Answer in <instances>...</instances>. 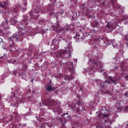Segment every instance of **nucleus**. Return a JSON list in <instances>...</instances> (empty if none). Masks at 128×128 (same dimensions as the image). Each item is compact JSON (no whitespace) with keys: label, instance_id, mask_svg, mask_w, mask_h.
Wrapping results in <instances>:
<instances>
[{"label":"nucleus","instance_id":"obj_6","mask_svg":"<svg viewBox=\"0 0 128 128\" xmlns=\"http://www.w3.org/2000/svg\"><path fill=\"white\" fill-rule=\"evenodd\" d=\"M66 66L68 68L69 72L70 73L72 76V74L74 72V62H68L66 63Z\"/></svg>","mask_w":128,"mask_h":128},{"label":"nucleus","instance_id":"obj_12","mask_svg":"<svg viewBox=\"0 0 128 128\" xmlns=\"http://www.w3.org/2000/svg\"><path fill=\"white\" fill-rule=\"evenodd\" d=\"M97 86H100V88H104V82L100 80H98Z\"/></svg>","mask_w":128,"mask_h":128},{"label":"nucleus","instance_id":"obj_48","mask_svg":"<svg viewBox=\"0 0 128 128\" xmlns=\"http://www.w3.org/2000/svg\"><path fill=\"white\" fill-rule=\"evenodd\" d=\"M100 72H102V70H100Z\"/></svg>","mask_w":128,"mask_h":128},{"label":"nucleus","instance_id":"obj_25","mask_svg":"<svg viewBox=\"0 0 128 128\" xmlns=\"http://www.w3.org/2000/svg\"><path fill=\"white\" fill-rule=\"evenodd\" d=\"M22 68L24 70H26V68H28V65L26 64H24L22 65Z\"/></svg>","mask_w":128,"mask_h":128},{"label":"nucleus","instance_id":"obj_16","mask_svg":"<svg viewBox=\"0 0 128 128\" xmlns=\"http://www.w3.org/2000/svg\"><path fill=\"white\" fill-rule=\"evenodd\" d=\"M16 20H14V18H12L10 20V22L12 26H14L16 24Z\"/></svg>","mask_w":128,"mask_h":128},{"label":"nucleus","instance_id":"obj_27","mask_svg":"<svg viewBox=\"0 0 128 128\" xmlns=\"http://www.w3.org/2000/svg\"><path fill=\"white\" fill-rule=\"evenodd\" d=\"M42 24H46V22H44V20H42L40 22V24H42Z\"/></svg>","mask_w":128,"mask_h":128},{"label":"nucleus","instance_id":"obj_45","mask_svg":"<svg viewBox=\"0 0 128 128\" xmlns=\"http://www.w3.org/2000/svg\"><path fill=\"white\" fill-rule=\"evenodd\" d=\"M128 94H124V96H126Z\"/></svg>","mask_w":128,"mask_h":128},{"label":"nucleus","instance_id":"obj_37","mask_svg":"<svg viewBox=\"0 0 128 128\" xmlns=\"http://www.w3.org/2000/svg\"><path fill=\"white\" fill-rule=\"evenodd\" d=\"M34 79H32L30 80V82H34Z\"/></svg>","mask_w":128,"mask_h":128},{"label":"nucleus","instance_id":"obj_19","mask_svg":"<svg viewBox=\"0 0 128 128\" xmlns=\"http://www.w3.org/2000/svg\"><path fill=\"white\" fill-rule=\"evenodd\" d=\"M0 6L2 8H6V2L1 3L0 4Z\"/></svg>","mask_w":128,"mask_h":128},{"label":"nucleus","instance_id":"obj_24","mask_svg":"<svg viewBox=\"0 0 128 128\" xmlns=\"http://www.w3.org/2000/svg\"><path fill=\"white\" fill-rule=\"evenodd\" d=\"M90 34H92V35L96 34V30H90Z\"/></svg>","mask_w":128,"mask_h":128},{"label":"nucleus","instance_id":"obj_33","mask_svg":"<svg viewBox=\"0 0 128 128\" xmlns=\"http://www.w3.org/2000/svg\"><path fill=\"white\" fill-rule=\"evenodd\" d=\"M0 42H2V39L0 38Z\"/></svg>","mask_w":128,"mask_h":128},{"label":"nucleus","instance_id":"obj_30","mask_svg":"<svg viewBox=\"0 0 128 128\" xmlns=\"http://www.w3.org/2000/svg\"><path fill=\"white\" fill-rule=\"evenodd\" d=\"M4 22H5V24L7 25L8 24V20L6 19H4Z\"/></svg>","mask_w":128,"mask_h":128},{"label":"nucleus","instance_id":"obj_51","mask_svg":"<svg viewBox=\"0 0 128 128\" xmlns=\"http://www.w3.org/2000/svg\"><path fill=\"white\" fill-rule=\"evenodd\" d=\"M82 110H84L82 109Z\"/></svg>","mask_w":128,"mask_h":128},{"label":"nucleus","instance_id":"obj_18","mask_svg":"<svg viewBox=\"0 0 128 128\" xmlns=\"http://www.w3.org/2000/svg\"><path fill=\"white\" fill-rule=\"evenodd\" d=\"M18 74L20 76H22V78H26L28 75L24 72H19Z\"/></svg>","mask_w":128,"mask_h":128},{"label":"nucleus","instance_id":"obj_42","mask_svg":"<svg viewBox=\"0 0 128 128\" xmlns=\"http://www.w3.org/2000/svg\"><path fill=\"white\" fill-rule=\"evenodd\" d=\"M54 94H58V91H57V90L56 91V92H54Z\"/></svg>","mask_w":128,"mask_h":128},{"label":"nucleus","instance_id":"obj_49","mask_svg":"<svg viewBox=\"0 0 128 128\" xmlns=\"http://www.w3.org/2000/svg\"><path fill=\"white\" fill-rule=\"evenodd\" d=\"M4 56H6V54H4Z\"/></svg>","mask_w":128,"mask_h":128},{"label":"nucleus","instance_id":"obj_20","mask_svg":"<svg viewBox=\"0 0 128 128\" xmlns=\"http://www.w3.org/2000/svg\"><path fill=\"white\" fill-rule=\"evenodd\" d=\"M106 28H114L112 27V24L108 22V23Z\"/></svg>","mask_w":128,"mask_h":128},{"label":"nucleus","instance_id":"obj_32","mask_svg":"<svg viewBox=\"0 0 128 128\" xmlns=\"http://www.w3.org/2000/svg\"><path fill=\"white\" fill-rule=\"evenodd\" d=\"M60 38H61V40H64V37H62L61 36H60Z\"/></svg>","mask_w":128,"mask_h":128},{"label":"nucleus","instance_id":"obj_43","mask_svg":"<svg viewBox=\"0 0 128 128\" xmlns=\"http://www.w3.org/2000/svg\"><path fill=\"white\" fill-rule=\"evenodd\" d=\"M74 38L75 40H76V37L74 36Z\"/></svg>","mask_w":128,"mask_h":128},{"label":"nucleus","instance_id":"obj_47","mask_svg":"<svg viewBox=\"0 0 128 128\" xmlns=\"http://www.w3.org/2000/svg\"><path fill=\"white\" fill-rule=\"evenodd\" d=\"M14 75L16 76V73L15 72H14Z\"/></svg>","mask_w":128,"mask_h":128},{"label":"nucleus","instance_id":"obj_41","mask_svg":"<svg viewBox=\"0 0 128 128\" xmlns=\"http://www.w3.org/2000/svg\"><path fill=\"white\" fill-rule=\"evenodd\" d=\"M63 14H64V12H60V14H62V16Z\"/></svg>","mask_w":128,"mask_h":128},{"label":"nucleus","instance_id":"obj_5","mask_svg":"<svg viewBox=\"0 0 128 128\" xmlns=\"http://www.w3.org/2000/svg\"><path fill=\"white\" fill-rule=\"evenodd\" d=\"M52 2H54L52 4H48L47 6V12H48L50 16H54V4H56V0H51Z\"/></svg>","mask_w":128,"mask_h":128},{"label":"nucleus","instance_id":"obj_9","mask_svg":"<svg viewBox=\"0 0 128 128\" xmlns=\"http://www.w3.org/2000/svg\"><path fill=\"white\" fill-rule=\"evenodd\" d=\"M77 98H78L76 102V104L78 106H84V102H82V100L80 99V95L78 94L77 95Z\"/></svg>","mask_w":128,"mask_h":128},{"label":"nucleus","instance_id":"obj_10","mask_svg":"<svg viewBox=\"0 0 128 128\" xmlns=\"http://www.w3.org/2000/svg\"><path fill=\"white\" fill-rule=\"evenodd\" d=\"M46 88V90H47V92H52V90H56V87L54 89L52 88V86L50 84V85L47 86Z\"/></svg>","mask_w":128,"mask_h":128},{"label":"nucleus","instance_id":"obj_46","mask_svg":"<svg viewBox=\"0 0 128 128\" xmlns=\"http://www.w3.org/2000/svg\"><path fill=\"white\" fill-rule=\"evenodd\" d=\"M14 96H16V94H14Z\"/></svg>","mask_w":128,"mask_h":128},{"label":"nucleus","instance_id":"obj_38","mask_svg":"<svg viewBox=\"0 0 128 128\" xmlns=\"http://www.w3.org/2000/svg\"><path fill=\"white\" fill-rule=\"evenodd\" d=\"M66 51H63V52H62V54H66Z\"/></svg>","mask_w":128,"mask_h":128},{"label":"nucleus","instance_id":"obj_21","mask_svg":"<svg viewBox=\"0 0 128 128\" xmlns=\"http://www.w3.org/2000/svg\"><path fill=\"white\" fill-rule=\"evenodd\" d=\"M40 12V8H38V7H36L34 10L35 14H38Z\"/></svg>","mask_w":128,"mask_h":128},{"label":"nucleus","instance_id":"obj_1","mask_svg":"<svg viewBox=\"0 0 128 128\" xmlns=\"http://www.w3.org/2000/svg\"><path fill=\"white\" fill-rule=\"evenodd\" d=\"M97 118L101 120L100 124H102L101 126H97V128H104V126H106V123L104 122H108L109 124H112V120L108 119V114H100L97 116Z\"/></svg>","mask_w":128,"mask_h":128},{"label":"nucleus","instance_id":"obj_40","mask_svg":"<svg viewBox=\"0 0 128 128\" xmlns=\"http://www.w3.org/2000/svg\"><path fill=\"white\" fill-rule=\"evenodd\" d=\"M67 116V118H70V116Z\"/></svg>","mask_w":128,"mask_h":128},{"label":"nucleus","instance_id":"obj_28","mask_svg":"<svg viewBox=\"0 0 128 128\" xmlns=\"http://www.w3.org/2000/svg\"><path fill=\"white\" fill-rule=\"evenodd\" d=\"M94 103L91 101L90 103V106H94Z\"/></svg>","mask_w":128,"mask_h":128},{"label":"nucleus","instance_id":"obj_22","mask_svg":"<svg viewBox=\"0 0 128 128\" xmlns=\"http://www.w3.org/2000/svg\"><path fill=\"white\" fill-rule=\"evenodd\" d=\"M110 84H116V82L114 79H110L109 80Z\"/></svg>","mask_w":128,"mask_h":128},{"label":"nucleus","instance_id":"obj_34","mask_svg":"<svg viewBox=\"0 0 128 128\" xmlns=\"http://www.w3.org/2000/svg\"><path fill=\"white\" fill-rule=\"evenodd\" d=\"M120 8V5H118L116 8Z\"/></svg>","mask_w":128,"mask_h":128},{"label":"nucleus","instance_id":"obj_2","mask_svg":"<svg viewBox=\"0 0 128 128\" xmlns=\"http://www.w3.org/2000/svg\"><path fill=\"white\" fill-rule=\"evenodd\" d=\"M89 64H90V68L92 70H102L104 66L100 64V56H98L95 58H91L88 62Z\"/></svg>","mask_w":128,"mask_h":128},{"label":"nucleus","instance_id":"obj_35","mask_svg":"<svg viewBox=\"0 0 128 128\" xmlns=\"http://www.w3.org/2000/svg\"><path fill=\"white\" fill-rule=\"evenodd\" d=\"M2 26H4V22H2Z\"/></svg>","mask_w":128,"mask_h":128},{"label":"nucleus","instance_id":"obj_50","mask_svg":"<svg viewBox=\"0 0 128 128\" xmlns=\"http://www.w3.org/2000/svg\"><path fill=\"white\" fill-rule=\"evenodd\" d=\"M54 41H55V40H53V42H54Z\"/></svg>","mask_w":128,"mask_h":128},{"label":"nucleus","instance_id":"obj_36","mask_svg":"<svg viewBox=\"0 0 128 128\" xmlns=\"http://www.w3.org/2000/svg\"><path fill=\"white\" fill-rule=\"evenodd\" d=\"M96 102L97 104L100 103V100H97L96 101Z\"/></svg>","mask_w":128,"mask_h":128},{"label":"nucleus","instance_id":"obj_52","mask_svg":"<svg viewBox=\"0 0 128 128\" xmlns=\"http://www.w3.org/2000/svg\"><path fill=\"white\" fill-rule=\"evenodd\" d=\"M80 90H82V88H80Z\"/></svg>","mask_w":128,"mask_h":128},{"label":"nucleus","instance_id":"obj_14","mask_svg":"<svg viewBox=\"0 0 128 128\" xmlns=\"http://www.w3.org/2000/svg\"><path fill=\"white\" fill-rule=\"evenodd\" d=\"M72 110L74 112H77V114H78L80 112V109L79 108H76V106L72 108Z\"/></svg>","mask_w":128,"mask_h":128},{"label":"nucleus","instance_id":"obj_17","mask_svg":"<svg viewBox=\"0 0 128 128\" xmlns=\"http://www.w3.org/2000/svg\"><path fill=\"white\" fill-rule=\"evenodd\" d=\"M98 22H94L92 24V28H98Z\"/></svg>","mask_w":128,"mask_h":128},{"label":"nucleus","instance_id":"obj_31","mask_svg":"<svg viewBox=\"0 0 128 128\" xmlns=\"http://www.w3.org/2000/svg\"><path fill=\"white\" fill-rule=\"evenodd\" d=\"M29 14L30 16H32V12H29Z\"/></svg>","mask_w":128,"mask_h":128},{"label":"nucleus","instance_id":"obj_8","mask_svg":"<svg viewBox=\"0 0 128 128\" xmlns=\"http://www.w3.org/2000/svg\"><path fill=\"white\" fill-rule=\"evenodd\" d=\"M30 20V18H29L28 20V16H24V19L22 20V22L20 23V24H25L26 26H28V22Z\"/></svg>","mask_w":128,"mask_h":128},{"label":"nucleus","instance_id":"obj_39","mask_svg":"<svg viewBox=\"0 0 128 128\" xmlns=\"http://www.w3.org/2000/svg\"><path fill=\"white\" fill-rule=\"evenodd\" d=\"M104 4H105V2H103L102 3V4L103 6H104Z\"/></svg>","mask_w":128,"mask_h":128},{"label":"nucleus","instance_id":"obj_7","mask_svg":"<svg viewBox=\"0 0 128 128\" xmlns=\"http://www.w3.org/2000/svg\"><path fill=\"white\" fill-rule=\"evenodd\" d=\"M54 100L52 99H48L46 100L45 106H54Z\"/></svg>","mask_w":128,"mask_h":128},{"label":"nucleus","instance_id":"obj_4","mask_svg":"<svg viewBox=\"0 0 128 128\" xmlns=\"http://www.w3.org/2000/svg\"><path fill=\"white\" fill-rule=\"evenodd\" d=\"M52 30L56 32L58 34H62V36H64V32H66V30H68V28H60V24H57L56 26H53L52 28Z\"/></svg>","mask_w":128,"mask_h":128},{"label":"nucleus","instance_id":"obj_23","mask_svg":"<svg viewBox=\"0 0 128 128\" xmlns=\"http://www.w3.org/2000/svg\"><path fill=\"white\" fill-rule=\"evenodd\" d=\"M8 62L9 64H14L16 62V60L14 59H10L8 60Z\"/></svg>","mask_w":128,"mask_h":128},{"label":"nucleus","instance_id":"obj_11","mask_svg":"<svg viewBox=\"0 0 128 128\" xmlns=\"http://www.w3.org/2000/svg\"><path fill=\"white\" fill-rule=\"evenodd\" d=\"M22 8V6H20V4H17L16 6V8L14 9V12H18Z\"/></svg>","mask_w":128,"mask_h":128},{"label":"nucleus","instance_id":"obj_3","mask_svg":"<svg viewBox=\"0 0 128 128\" xmlns=\"http://www.w3.org/2000/svg\"><path fill=\"white\" fill-rule=\"evenodd\" d=\"M19 30L16 32L15 34L12 36V37L9 38L10 40L13 39V40H20V42L24 40V36L26 34V30L22 28H18Z\"/></svg>","mask_w":128,"mask_h":128},{"label":"nucleus","instance_id":"obj_44","mask_svg":"<svg viewBox=\"0 0 128 128\" xmlns=\"http://www.w3.org/2000/svg\"><path fill=\"white\" fill-rule=\"evenodd\" d=\"M115 68L116 69V68H118V67H115Z\"/></svg>","mask_w":128,"mask_h":128},{"label":"nucleus","instance_id":"obj_26","mask_svg":"<svg viewBox=\"0 0 128 128\" xmlns=\"http://www.w3.org/2000/svg\"><path fill=\"white\" fill-rule=\"evenodd\" d=\"M9 127H10V128H16V124H10V125L9 126Z\"/></svg>","mask_w":128,"mask_h":128},{"label":"nucleus","instance_id":"obj_13","mask_svg":"<svg viewBox=\"0 0 128 128\" xmlns=\"http://www.w3.org/2000/svg\"><path fill=\"white\" fill-rule=\"evenodd\" d=\"M60 124H62L61 128H66V126H64V124L66 122V120H62V118H60Z\"/></svg>","mask_w":128,"mask_h":128},{"label":"nucleus","instance_id":"obj_29","mask_svg":"<svg viewBox=\"0 0 128 128\" xmlns=\"http://www.w3.org/2000/svg\"><path fill=\"white\" fill-rule=\"evenodd\" d=\"M68 113L64 114L62 115V116L63 118H64V116H68Z\"/></svg>","mask_w":128,"mask_h":128},{"label":"nucleus","instance_id":"obj_15","mask_svg":"<svg viewBox=\"0 0 128 128\" xmlns=\"http://www.w3.org/2000/svg\"><path fill=\"white\" fill-rule=\"evenodd\" d=\"M14 46H16V44H14V42H12L8 48L10 52L12 51V48H14Z\"/></svg>","mask_w":128,"mask_h":128}]
</instances>
